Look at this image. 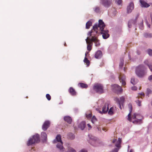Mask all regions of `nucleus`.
Masks as SVG:
<instances>
[{"instance_id":"1","label":"nucleus","mask_w":152,"mask_h":152,"mask_svg":"<svg viewBox=\"0 0 152 152\" xmlns=\"http://www.w3.org/2000/svg\"><path fill=\"white\" fill-rule=\"evenodd\" d=\"M135 72L138 77L142 78L146 75L147 69L143 65L140 64L136 67Z\"/></svg>"},{"instance_id":"2","label":"nucleus","mask_w":152,"mask_h":152,"mask_svg":"<svg viewBox=\"0 0 152 152\" xmlns=\"http://www.w3.org/2000/svg\"><path fill=\"white\" fill-rule=\"evenodd\" d=\"M143 119V117L142 115L135 113L132 115L131 120L129 121L135 124H140L142 123Z\"/></svg>"},{"instance_id":"3","label":"nucleus","mask_w":152,"mask_h":152,"mask_svg":"<svg viewBox=\"0 0 152 152\" xmlns=\"http://www.w3.org/2000/svg\"><path fill=\"white\" fill-rule=\"evenodd\" d=\"M40 141L39 135L36 134L33 136L32 138H30L27 142V145L29 146L35 143H38Z\"/></svg>"},{"instance_id":"4","label":"nucleus","mask_w":152,"mask_h":152,"mask_svg":"<svg viewBox=\"0 0 152 152\" xmlns=\"http://www.w3.org/2000/svg\"><path fill=\"white\" fill-rule=\"evenodd\" d=\"M105 26V25L101 20H100L99 21V23L98 24H95L93 26V29L94 31L96 32V33L97 31V30L98 28H99L100 29L101 31H102L104 29V28Z\"/></svg>"},{"instance_id":"5","label":"nucleus","mask_w":152,"mask_h":152,"mask_svg":"<svg viewBox=\"0 0 152 152\" xmlns=\"http://www.w3.org/2000/svg\"><path fill=\"white\" fill-rule=\"evenodd\" d=\"M56 140L58 142V143L56 145L57 147L61 151H64V148L63 146V142L61 140V136L60 135H58L56 137Z\"/></svg>"},{"instance_id":"6","label":"nucleus","mask_w":152,"mask_h":152,"mask_svg":"<svg viewBox=\"0 0 152 152\" xmlns=\"http://www.w3.org/2000/svg\"><path fill=\"white\" fill-rule=\"evenodd\" d=\"M93 89L99 94L103 93L104 92L103 86L100 84H95L93 86Z\"/></svg>"},{"instance_id":"7","label":"nucleus","mask_w":152,"mask_h":152,"mask_svg":"<svg viewBox=\"0 0 152 152\" xmlns=\"http://www.w3.org/2000/svg\"><path fill=\"white\" fill-rule=\"evenodd\" d=\"M111 88L112 90L114 92L118 93H121L123 90L121 87L117 84L112 85Z\"/></svg>"},{"instance_id":"8","label":"nucleus","mask_w":152,"mask_h":152,"mask_svg":"<svg viewBox=\"0 0 152 152\" xmlns=\"http://www.w3.org/2000/svg\"><path fill=\"white\" fill-rule=\"evenodd\" d=\"M115 100L118 104L119 108L121 110L122 108L121 105V104L122 106L123 105L125 100L124 97L122 96L120 99L117 97L115 99Z\"/></svg>"},{"instance_id":"9","label":"nucleus","mask_w":152,"mask_h":152,"mask_svg":"<svg viewBox=\"0 0 152 152\" xmlns=\"http://www.w3.org/2000/svg\"><path fill=\"white\" fill-rule=\"evenodd\" d=\"M118 78L120 82L122 83V85L123 86H125L126 85L125 76L122 74H120Z\"/></svg>"},{"instance_id":"10","label":"nucleus","mask_w":152,"mask_h":152,"mask_svg":"<svg viewBox=\"0 0 152 152\" xmlns=\"http://www.w3.org/2000/svg\"><path fill=\"white\" fill-rule=\"evenodd\" d=\"M102 4L105 7H109L111 4V0H102L101 1Z\"/></svg>"},{"instance_id":"11","label":"nucleus","mask_w":152,"mask_h":152,"mask_svg":"<svg viewBox=\"0 0 152 152\" xmlns=\"http://www.w3.org/2000/svg\"><path fill=\"white\" fill-rule=\"evenodd\" d=\"M50 124V122L48 121H45L42 126V129L44 131L46 130L49 127Z\"/></svg>"},{"instance_id":"12","label":"nucleus","mask_w":152,"mask_h":152,"mask_svg":"<svg viewBox=\"0 0 152 152\" xmlns=\"http://www.w3.org/2000/svg\"><path fill=\"white\" fill-rule=\"evenodd\" d=\"M102 31V37L104 39H106L109 37V34H108V30L104 31V29Z\"/></svg>"},{"instance_id":"13","label":"nucleus","mask_w":152,"mask_h":152,"mask_svg":"<svg viewBox=\"0 0 152 152\" xmlns=\"http://www.w3.org/2000/svg\"><path fill=\"white\" fill-rule=\"evenodd\" d=\"M108 104H105L102 107V111H100L99 113L102 114L105 113L108 111Z\"/></svg>"},{"instance_id":"14","label":"nucleus","mask_w":152,"mask_h":152,"mask_svg":"<svg viewBox=\"0 0 152 152\" xmlns=\"http://www.w3.org/2000/svg\"><path fill=\"white\" fill-rule=\"evenodd\" d=\"M102 52L100 50L97 51L94 55L95 58L97 59H99L102 57Z\"/></svg>"},{"instance_id":"15","label":"nucleus","mask_w":152,"mask_h":152,"mask_svg":"<svg viewBox=\"0 0 152 152\" xmlns=\"http://www.w3.org/2000/svg\"><path fill=\"white\" fill-rule=\"evenodd\" d=\"M134 9V4L133 3L131 2L127 8V11L128 13H129L132 12Z\"/></svg>"},{"instance_id":"16","label":"nucleus","mask_w":152,"mask_h":152,"mask_svg":"<svg viewBox=\"0 0 152 152\" xmlns=\"http://www.w3.org/2000/svg\"><path fill=\"white\" fill-rule=\"evenodd\" d=\"M140 2L142 7H148L150 6L148 4L143 0H140Z\"/></svg>"},{"instance_id":"17","label":"nucleus","mask_w":152,"mask_h":152,"mask_svg":"<svg viewBox=\"0 0 152 152\" xmlns=\"http://www.w3.org/2000/svg\"><path fill=\"white\" fill-rule=\"evenodd\" d=\"M129 108V113L128 115V120L129 121L131 120V113L132 112V107L131 104H128Z\"/></svg>"},{"instance_id":"18","label":"nucleus","mask_w":152,"mask_h":152,"mask_svg":"<svg viewBox=\"0 0 152 152\" xmlns=\"http://www.w3.org/2000/svg\"><path fill=\"white\" fill-rule=\"evenodd\" d=\"M69 91L70 94L72 96H74L76 95V92L75 90L72 87L69 88Z\"/></svg>"},{"instance_id":"19","label":"nucleus","mask_w":152,"mask_h":152,"mask_svg":"<svg viewBox=\"0 0 152 152\" xmlns=\"http://www.w3.org/2000/svg\"><path fill=\"white\" fill-rule=\"evenodd\" d=\"M64 119L65 121L67 122L69 124H71L72 122V118L69 116H66L64 117Z\"/></svg>"},{"instance_id":"20","label":"nucleus","mask_w":152,"mask_h":152,"mask_svg":"<svg viewBox=\"0 0 152 152\" xmlns=\"http://www.w3.org/2000/svg\"><path fill=\"white\" fill-rule=\"evenodd\" d=\"M136 22V20L132 19L130 20L128 22V25L129 28L131 27V24H135Z\"/></svg>"},{"instance_id":"21","label":"nucleus","mask_w":152,"mask_h":152,"mask_svg":"<svg viewBox=\"0 0 152 152\" xmlns=\"http://www.w3.org/2000/svg\"><path fill=\"white\" fill-rule=\"evenodd\" d=\"M136 22V20L132 19L130 20L128 22V25L129 28L131 27V24H135Z\"/></svg>"},{"instance_id":"22","label":"nucleus","mask_w":152,"mask_h":152,"mask_svg":"<svg viewBox=\"0 0 152 152\" xmlns=\"http://www.w3.org/2000/svg\"><path fill=\"white\" fill-rule=\"evenodd\" d=\"M41 136L43 139V141H46L47 138V134L44 132H42L41 133Z\"/></svg>"},{"instance_id":"23","label":"nucleus","mask_w":152,"mask_h":152,"mask_svg":"<svg viewBox=\"0 0 152 152\" xmlns=\"http://www.w3.org/2000/svg\"><path fill=\"white\" fill-rule=\"evenodd\" d=\"M86 126V123L85 121L82 122L79 125V127L82 130H83L85 128Z\"/></svg>"},{"instance_id":"24","label":"nucleus","mask_w":152,"mask_h":152,"mask_svg":"<svg viewBox=\"0 0 152 152\" xmlns=\"http://www.w3.org/2000/svg\"><path fill=\"white\" fill-rule=\"evenodd\" d=\"M88 53V52H86L85 53V56L84 60V61L86 64V65H87V66H89L90 64V62L86 57L87 54Z\"/></svg>"},{"instance_id":"25","label":"nucleus","mask_w":152,"mask_h":152,"mask_svg":"<svg viewBox=\"0 0 152 152\" xmlns=\"http://www.w3.org/2000/svg\"><path fill=\"white\" fill-rule=\"evenodd\" d=\"M78 85L82 88H86L88 87V86L87 84L82 83H79Z\"/></svg>"},{"instance_id":"26","label":"nucleus","mask_w":152,"mask_h":152,"mask_svg":"<svg viewBox=\"0 0 152 152\" xmlns=\"http://www.w3.org/2000/svg\"><path fill=\"white\" fill-rule=\"evenodd\" d=\"M92 23L91 21H89L87 22L86 24V28L88 29L92 25Z\"/></svg>"},{"instance_id":"27","label":"nucleus","mask_w":152,"mask_h":152,"mask_svg":"<svg viewBox=\"0 0 152 152\" xmlns=\"http://www.w3.org/2000/svg\"><path fill=\"white\" fill-rule=\"evenodd\" d=\"M121 142V139L119 138L118 139V141L115 144V146L117 147H119L120 146V144Z\"/></svg>"},{"instance_id":"28","label":"nucleus","mask_w":152,"mask_h":152,"mask_svg":"<svg viewBox=\"0 0 152 152\" xmlns=\"http://www.w3.org/2000/svg\"><path fill=\"white\" fill-rule=\"evenodd\" d=\"M145 96V94L143 92H141V93L138 94V95L137 96L138 99H139L140 98H141L142 99L143 97H144Z\"/></svg>"},{"instance_id":"29","label":"nucleus","mask_w":152,"mask_h":152,"mask_svg":"<svg viewBox=\"0 0 152 152\" xmlns=\"http://www.w3.org/2000/svg\"><path fill=\"white\" fill-rule=\"evenodd\" d=\"M131 82L133 85L136 84L137 83V80H135L134 78H132L131 79Z\"/></svg>"},{"instance_id":"30","label":"nucleus","mask_w":152,"mask_h":152,"mask_svg":"<svg viewBox=\"0 0 152 152\" xmlns=\"http://www.w3.org/2000/svg\"><path fill=\"white\" fill-rule=\"evenodd\" d=\"M89 40H90V38H89L88 37H87V39H86V43L87 44H89L90 45H92L93 43L91 42V41H90Z\"/></svg>"},{"instance_id":"31","label":"nucleus","mask_w":152,"mask_h":152,"mask_svg":"<svg viewBox=\"0 0 152 152\" xmlns=\"http://www.w3.org/2000/svg\"><path fill=\"white\" fill-rule=\"evenodd\" d=\"M68 136L69 138L72 140L75 137V135L71 133L69 134Z\"/></svg>"},{"instance_id":"32","label":"nucleus","mask_w":152,"mask_h":152,"mask_svg":"<svg viewBox=\"0 0 152 152\" xmlns=\"http://www.w3.org/2000/svg\"><path fill=\"white\" fill-rule=\"evenodd\" d=\"M94 42L95 43V46L96 47H98L100 45L99 41L97 38H96V39Z\"/></svg>"},{"instance_id":"33","label":"nucleus","mask_w":152,"mask_h":152,"mask_svg":"<svg viewBox=\"0 0 152 152\" xmlns=\"http://www.w3.org/2000/svg\"><path fill=\"white\" fill-rule=\"evenodd\" d=\"M65 152H76V151L72 148L69 147L67 151Z\"/></svg>"},{"instance_id":"34","label":"nucleus","mask_w":152,"mask_h":152,"mask_svg":"<svg viewBox=\"0 0 152 152\" xmlns=\"http://www.w3.org/2000/svg\"><path fill=\"white\" fill-rule=\"evenodd\" d=\"M113 107H111L110 108L109 111H108V113L110 115H112L113 114Z\"/></svg>"},{"instance_id":"35","label":"nucleus","mask_w":152,"mask_h":152,"mask_svg":"<svg viewBox=\"0 0 152 152\" xmlns=\"http://www.w3.org/2000/svg\"><path fill=\"white\" fill-rule=\"evenodd\" d=\"M144 36L145 37H152V34L146 33L144 34Z\"/></svg>"},{"instance_id":"36","label":"nucleus","mask_w":152,"mask_h":152,"mask_svg":"<svg viewBox=\"0 0 152 152\" xmlns=\"http://www.w3.org/2000/svg\"><path fill=\"white\" fill-rule=\"evenodd\" d=\"M96 38L97 37H96L93 36L92 37V38L91 39L90 38V40H89L90 41H91V42H94L95 41H96Z\"/></svg>"},{"instance_id":"37","label":"nucleus","mask_w":152,"mask_h":152,"mask_svg":"<svg viewBox=\"0 0 152 152\" xmlns=\"http://www.w3.org/2000/svg\"><path fill=\"white\" fill-rule=\"evenodd\" d=\"M97 121V119L94 116L91 119V122L93 124H94Z\"/></svg>"},{"instance_id":"38","label":"nucleus","mask_w":152,"mask_h":152,"mask_svg":"<svg viewBox=\"0 0 152 152\" xmlns=\"http://www.w3.org/2000/svg\"><path fill=\"white\" fill-rule=\"evenodd\" d=\"M136 102L138 106H141V101L140 100L138 99L136 101Z\"/></svg>"},{"instance_id":"39","label":"nucleus","mask_w":152,"mask_h":152,"mask_svg":"<svg viewBox=\"0 0 152 152\" xmlns=\"http://www.w3.org/2000/svg\"><path fill=\"white\" fill-rule=\"evenodd\" d=\"M116 3L118 5H120L122 3V0H115Z\"/></svg>"},{"instance_id":"40","label":"nucleus","mask_w":152,"mask_h":152,"mask_svg":"<svg viewBox=\"0 0 152 152\" xmlns=\"http://www.w3.org/2000/svg\"><path fill=\"white\" fill-rule=\"evenodd\" d=\"M92 45H90L89 44L87 45V49L89 51H90L92 49Z\"/></svg>"},{"instance_id":"41","label":"nucleus","mask_w":152,"mask_h":152,"mask_svg":"<svg viewBox=\"0 0 152 152\" xmlns=\"http://www.w3.org/2000/svg\"><path fill=\"white\" fill-rule=\"evenodd\" d=\"M46 97L48 100L49 101L51 99V96L49 94H46Z\"/></svg>"},{"instance_id":"42","label":"nucleus","mask_w":152,"mask_h":152,"mask_svg":"<svg viewBox=\"0 0 152 152\" xmlns=\"http://www.w3.org/2000/svg\"><path fill=\"white\" fill-rule=\"evenodd\" d=\"M148 53L150 56H152V50L151 49L148 50Z\"/></svg>"},{"instance_id":"43","label":"nucleus","mask_w":152,"mask_h":152,"mask_svg":"<svg viewBox=\"0 0 152 152\" xmlns=\"http://www.w3.org/2000/svg\"><path fill=\"white\" fill-rule=\"evenodd\" d=\"M124 64V60L122 59L121 61V62L120 63L119 66L120 67L122 68Z\"/></svg>"},{"instance_id":"44","label":"nucleus","mask_w":152,"mask_h":152,"mask_svg":"<svg viewBox=\"0 0 152 152\" xmlns=\"http://www.w3.org/2000/svg\"><path fill=\"white\" fill-rule=\"evenodd\" d=\"M100 9L99 7H96L95 8L94 11L96 13H98L99 12Z\"/></svg>"},{"instance_id":"45","label":"nucleus","mask_w":152,"mask_h":152,"mask_svg":"<svg viewBox=\"0 0 152 152\" xmlns=\"http://www.w3.org/2000/svg\"><path fill=\"white\" fill-rule=\"evenodd\" d=\"M151 91L150 89L149 88H148L147 89V93L148 95L149 94H151Z\"/></svg>"},{"instance_id":"46","label":"nucleus","mask_w":152,"mask_h":152,"mask_svg":"<svg viewBox=\"0 0 152 152\" xmlns=\"http://www.w3.org/2000/svg\"><path fill=\"white\" fill-rule=\"evenodd\" d=\"M92 116V114L91 113H89V114L86 115V117L88 118H90Z\"/></svg>"},{"instance_id":"47","label":"nucleus","mask_w":152,"mask_h":152,"mask_svg":"<svg viewBox=\"0 0 152 152\" xmlns=\"http://www.w3.org/2000/svg\"><path fill=\"white\" fill-rule=\"evenodd\" d=\"M144 63L145 65H147L148 66L150 64H149V62L148 60H145V61H144Z\"/></svg>"},{"instance_id":"48","label":"nucleus","mask_w":152,"mask_h":152,"mask_svg":"<svg viewBox=\"0 0 152 152\" xmlns=\"http://www.w3.org/2000/svg\"><path fill=\"white\" fill-rule=\"evenodd\" d=\"M149 69L151 72H152V64H150L148 66Z\"/></svg>"},{"instance_id":"49","label":"nucleus","mask_w":152,"mask_h":152,"mask_svg":"<svg viewBox=\"0 0 152 152\" xmlns=\"http://www.w3.org/2000/svg\"><path fill=\"white\" fill-rule=\"evenodd\" d=\"M131 89L135 91L137 89V88L135 86H134L131 88Z\"/></svg>"},{"instance_id":"50","label":"nucleus","mask_w":152,"mask_h":152,"mask_svg":"<svg viewBox=\"0 0 152 152\" xmlns=\"http://www.w3.org/2000/svg\"><path fill=\"white\" fill-rule=\"evenodd\" d=\"M148 79L150 81L152 80V75L149 76L148 77Z\"/></svg>"},{"instance_id":"51","label":"nucleus","mask_w":152,"mask_h":152,"mask_svg":"<svg viewBox=\"0 0 152 152\" xmlns=\"http://www.w3.org/2000/svg\"><path fill=\"white\" fill-rule=\"evenodd\" d=\"M93 30L94 31L93 29V30H92L91 31H90L88 32V35H89L90 36H91L92 33L93 32Z\"/></svg>"},{"instance_id":"52","label":"nucleus","mask_w":152,"mask_h":152,"mask_svg":"<svg viewBox=\"0 0 152 152\" xmlns=\"http://www.w3.org/2000/svg\"><path fill=\"white\" fill-rule=\"evenodd\" d=\"M79 152H87L86 150L85 149H82V150H81Z\"/></svg>"},{"instance_id":"53","label":"nucleus","mask_w":152,"mask_h":152,"mask_svg":"<svg viewBox=\"0 0 152 152\" xmlns=\"http://www.w3.org/2000/svg\"><path fill=\"white\" fill-rule=\"evenodd\" d=\"M146 23L148 26V27L149 28H150L151 25L150 24H148V22L147 21V20H146Z\"/></svg>"},{"instance_id":"54","label":"nucleus","mask_w":152,"mask_h":152,"mask_svg":"<svg viewBox=\"0 0 152 152\" xmlns=\"http://www.w3.org/2000/svg\"><path fill=\"white\" fill-rule=\"evenodd\" d=\"M87 126L89 129H90L91 128V126L90 124H88Z\"/></svg>"},{"instance_id":"55","label":"nucleus","mask_w":152,"mask_h":152,"mask_svg":"<svg viewBox=\"0 0 152 152\" xmlns=\"http://www.w3.org/2000/svg\"><path fill=\"white\" fill-rule=\"evenodd\" d=\"M116 141V139H114L113 140V143H114Z\"/></svg>"},{"instance_id":"56","label":"nucleus","mask_w":152,"mask_h":152,"mask_svg":"<svg viewBox=\"0 0 152 152\" xmlns=\"http://www.w3.org/2000/svg\"><path fill=\"white\" fill-rule=\"evenodd\" d=\"M114 151H115V152H117L118 151V150L117 148L115 149Z\"/></svg>"},{"instance_id":"57","label":"nucleus","mask_w":152,"mask_h":152,"mask_svg":"<svg viewBox=\"0 0 152 152\" xmlns=\"http://www.w3.org/2000/svg\"><path fill=\"white\" fill-rule=\"evenodd\" d=\"M102 130H103V131H105V132H106V130H105V129H104V128H103L102 129Z\"/></svg>"},{"instance_id":"58","label":"nucleus","mask_w":152,"mask_h":152,"mask_svg":"<svg viewBox=\"0 0 152 152\" xmlns=\"http://www.w3.org/2000/svg\"><path fill=\"white\" fill-rule=\"evenodd\" d=\"M64 45L65 46H66V43L65 42V43L64 44Z\"/></svg>"},{"instance_id":"59","label":"nucleus","mask_w":152,"mask_h":152,"mask_svg":"<svg viewBox=\"0 0 152 152\" xmlns=\"http://www.w3.org/2000/svg\"><path fill=\"white\" fill-rule=\"evenodd\" d=\"M53 142L54 143H56V142L55 141V140H54L53 141Z\"/></svg>"},{"instance_id":"60","label":"nucleus","mask_w":152,"mask_h":152,"mask_svg":"<svg viewBox=\"0 0 152 152\" xmlns=\"http://www.w3.org/2000/svg\"><path fill=\"white\" fill-rule=\"evenodd\" d=\"M132 150H131L130 151H129V152H132Z\"/></svg>"},{"instance_id":"61","label":"nucleus","mask_w":152,"mask_h":152,"mask_svg":"<svg viewBox=\"0 0 152 152\" xmlns=\"http://www.w3.org/2000/svg\"><path fill=\"white\" fill-rule=\"evenodd\" d=\"M124 71L125 70V68H124Z\"/></svg>"},{"instance_id":"62","label":"nucleus","mask_w":152,"mask_h":152,"mask_svg":"<svg viewBox=\"0 0 152 152\" xmlns=\"http://www.w3.org/2000/svg\"><path fill=\"white\" fill-rule=\"evenodd\" d=\"M91 139L92 140L93 139L91 138Z\"/></svg>"},{"instance_id":"63","label":"nucleus","mask_w":152,"mask_h":152,"mask_svg":"<svg viewBox=\"0 0 152 152\" xmlns=\"http://www.w3.org/2000/svg\"><path fill=\"white\" fill-rule=\"evenodd\" d=\"M151 22H152V20H151Z\"/></svg>"}]
</instances>
